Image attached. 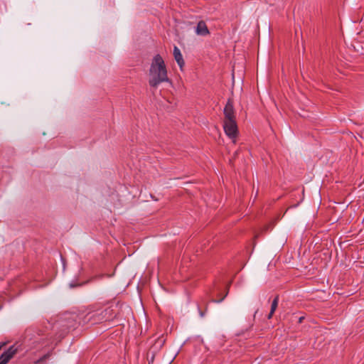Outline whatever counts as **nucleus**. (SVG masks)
Returning a JSON list of instances; mask_svg holds the SVG:
<instances>
[{
	"label": "nucleus",
	"instance_id": "f257e3e1",
	"mask_svg": "<svg viewBox=\"0 0 364 364\" xmlns=\"http://www.w3.org/2000/svg\"><path fill=\"white\" fill-rule=\"evenodd\" d=\"M165 82H170L163 58L156 54L152 59L149 70V84L153 88Z\"/></svg>",
	"mask_w": 364,
	"mask_h": 364
},
{
	"label": "nucleus",
	"instance_id": "f03ea898",
	"mask_svg": "<svg viewBox=\"0 0 364 364\" xmlns=\"http://www.w3.org/2000/svg\"><path fill=\"white\" fill-rule=\"evenodd\" d=\"M223 129L225 134L235 142V139L238 135V128L236 120L223 121Z\"/></svg>",
	"mask_w": 364,
	"mask_h": 364
},
{
	"label": "nucleus",
	"instance_id": "7ed1b4c3",
	"mask_svg": "<svg viewBox=\"0 0 364 364\" xmlns=\"http://www.w3.org/2000/svg\"><path fill=\"white\" fill-rule=\"evenodd\" d=\"M224 119L223 121L236 120V115L234 109L233 102L231 99H228L224 109Z\"/></svg>",
	"mask_w": 364,
	"mask_h": 364
},
{
	"label": "nucleus",
	"instance_id": "20e7f679",
	"mask_svg": "<svg viewBox=\"0 0 364 364\" xmlns=\"http://www.w3.org/2000/svg\"><path fill=\"white\" fill-rule=\"evenodd\" d=\"M17 352L18 349L15 346H10L0 355V364H7Z\"/></svg>",
	"mask_w": 364,
	"mask_h": 364
},
{
	"label": "nucleus",
	"instance_id": "39448f33",
	"mask_svg": "<svg viewBox=\"0 0 364 364\" xmlns=\"http://www.w3.org/2000/svg\"><path fill=\"white\" fill-rule=\"evenodd\" d=\"M196 32L198 35L203 36H207L208 34H209L208 28L205 23L203 21H200L198 23L196 28Z\"/></svg>",
	"mask_w": 364,
	"mask_h": 364
},
{
	"label": "nucleus",
	"instance_id": "423d86ee",
	"mask_svg": "<svg viewBox=\"0 0 364 364\" xmlns=\"http://www.w3.org/2000/svg\"><path fill=\"white\" fill-rule=\"evenodd\" d=\"M173 56L174 59L176 60V63L179 65L181 68L184 65L185 63L182 56V54L181 53V50L177 46H174L173 48Z\"/></svg>",
	"mask_w": 364,
	"mask_h": 364
},
{
	"label": "nucleus",
	"instance_id": "0eeeda50",
	"mask_svg": "<svg viewBox=\"0 0 364 364\" xmlns=\"http://www.w3.org/2000/svg\"><path fill=\"white\" fill-rule=\"evenodd\" d=\"M278 304H279V296H276L272 302L270 312L269 313V314L267 316L268 319L272 318L273 314H274V312L278 306Z\"/></svg>",
	"mask_w": 364,
	"mask_h": 364
},
{
	"label": "nucleus",
	"instance_id": "6e6552de",
	"mask_svg": "<svg viewBox=\"0 0 364 364\" xmlns=\"http://www.w3.org/2000/svg\"><path fill=\"white\" fill-rule=\"evenodd\" d=\"M228 293V286L227 287L226 294L222 298H220V299H218V300L217 299H213V302H216V303H220V302L223 301L224 300L225 297L227 296Z\"/></svg>",
	"mask_w": 364,
	"mask_h": 364
},
{
	"label": "nucleus",
	"instance_id": "1a4fd4ad",
	"mask_svg": "<svg viewBox=\"0 0 364 364\" xmlns=\"http://www.w3.org/2000/svg\"><path fill=\"white\" fill-rule=\"evenodd\" d=\"M82 284H73V283H70V288H74V287H78V286H81Z\"/></svg>",
	"mask_w": 364,
	"mask_h": 364
},
{
	"label": "nucleus",
	"instance_id": "9d476101",
	"mask_svg": "<svg viewBox=\"0 0 364 364\" xmlns=\"http://www.w3.org/2000/svg\"><path fill=\"white\" fill-rule=\"evenodd\" d=\"M304 318V316H301V317H299V321H298V322H299V323H301Z\"/></svg>",
	"mask_w": 364,
	"mask_h": 364
},
{
	"label": "nucleus",
	"instance_id": "9b49d317",
	"mask_svg": "<svg viewBox=\"0 0 364 364\" xmlns=\"http://www.w3.org/2000/svg\"><path fill=\"white\" fill-rule=\"evenodd\" d=\"M48 357V355H44L41 360H43Z\"/></svg>",
	"mask_w": 364,
	"mask_h": 364
},
{
	"label": "nucleus",
	"instance_id": "f8f14e48",
	"mask_svg": "<svg viewBox=\"0 0 364 364\" xmlns=\"http://www.w3.org/2000/svg\"><path fill=\"white\" fill-rule=\"evenodd\" d=\"M200 314L201 316H203V315H204L202 311H200Z\"/></svg>",
	"mask_w": 364,
	"mask_h": 364
}]
</instances>
